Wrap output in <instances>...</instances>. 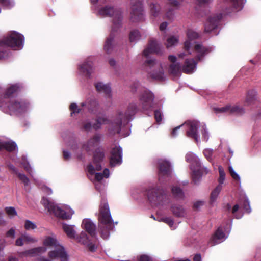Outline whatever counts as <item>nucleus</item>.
<instances>
[{"instance_id":"f257e3e1","label":"nucleus","mask_w":261,"mask_h":261,"mask_svg":"<svg viewBox=\"0 0 261 261\" xmlns=\"http://www.w3.org/2000/svg\"><path fill=\"white\" fill-rule=\"evenodd\" d=\"M99 221L101 236L106 239L109 237V231L113 229L114 225L108 204L104 200L101 201L99 207Z\"/></svg>"},{"instance_id":"f03ea898","label":"nucleus","mask_w":261,"mask_h":261,"mask_svg":"<svg viewBox=\"0 0 261 261\" xmlns=\"http://www.w3.org/2000/svg\"><path fill=\"white\" fill-rule=\"evenodd\" d=\"M41 202L50 214H53L57 217L63 219H70L74 212L67 205H58L50 202L45 197H43Z\"/></svg>"},{"instance_id":"7ed1b4c3","label":"nucleus","mask_w":261,"mask_h":261,"mask_svg":"<svg viewBox=\"0 0 261 261\" xmlns=\"http://www.w3.org/2000/svg\"><path fill=\"white\" fill-rule=\"evenodd\" d=\"M103 155V153L100 151L95 153L94 155V164L95 165V169L92 165H89L88 166L89 178L90 180L93 181L96 188L98 190L99 189L101 186L99 182L104 176L100 173H95V170L99 171L101 170V167L98 164V162L102 160Z\"/></svg>"},{"instance_id":"20e7f679","label":"nucleus","mask_w":261,"mask_h":261,"mask_svg":"<svg viewBox=\"0 0 261 261\" xmlns=\"http://www.w3.org/2000/svg\"><path fill=\"white\" fill-rule=\"evenodd\" d=\"M168 59L172 63L170 66L169 71L170 73L173 75H178L180 73L181 70L187 73H191L193 72L196 69V63L193 59L191 60H187L185 65L182 68H181L179 64L176 62L177 58L175 56L170 55L169 56Z\"/></svg>"},{"instance_id":"39448f33","label":"nucleus","mask_w":261,"mask_h":261,"mask_svg":"<svg viewBox=\"0 0 261 261\" xmlns=\"http://www.w3.org/2000/svg\"><path fill=\"white\" fill-rule=\"evenodd\" d=\"M74 226L63 224L62 228L68 237L74 239L79 243L86 245L89 250L91 251H95L97 248L96 244L90 242L85 232H82L80 237L76 236V232L74 229Z\"/></svg>"},{"instance_id":"423d86ee","label":"nucleus","mask_w":261,"mask_h":261,"mask_svg":"<svg viewBox=\"0 0 261 261\" xmlns=\"http://www.w3.org/2000/svg\"><path fill=\"white\" fill-rule=\"evenodd\" d=\"M137 110V106L135 103H130L125 112L119 110L117 111L114 121L116 126L115 132L119 133L120 127L123 122H126L132 119Z\"/></svg>"},{"instance_id":"0eeeda50","label":"nucleus","mask_w":261,"mask_h":261,"mask_svg":"<svg viewBox=\"0 0 261 261\" xmlns=\"http://www.w3.org/2000/svg\"><path fill=\"white\" fill-rule=\"evenodd\" d=\"M186 160L191 163V169L192 170V177L195 182H196L201 177L202 170L199 160L198 158L192 152H189L186 154Z\"/></svg>"},{"instance_id":"6e6552de","label":"nucleus","mask_w":261,"mask_h":261,"mask_svg":"<svg viewBox=\"0 0 261 261\" xmlns=\"http://www.w3.org/2000/svg\"><path fill=\"white\" fill-rule=\"evenodd\" d=\"M146 67L152 68L151 76L155 79L162 80L164 77V70L163 65L154 59H148L144 63Z\"/></svg>"},{"instance_id":"1a4fd4ad","label":"nucleus","mask_w":261,"mask_h":261,"mask_svg":"<svg viewBox=\"0 0 261 261\" xmlns=\"http://www.w3.org/2000/svg\"><path fill=\"white\" fill-rule=\"evenodd\" d=\"M4 44L14 48H22L24 43V37L16 32H12L10 34L3 40Z\"/></svg>"},{"instance_id":"9d476101","label":"nucleus","mask_w":261,"mask_h":261,"mask_svg":"<svg viewBox=\"0 0 261 261\" xmlns=\"http://www.w3.org/2000/svg\"><path fill=\"white\" fill-rule=\"evenodd\" d=\"M99 14L102 16H109L114 17V25L119 24L121 21V12L120 10L114 9L110 6H107L101 8L99 10Z\"/></svg>"},{"instance_id":"9b49d317","label":"nucleus","mask_w":261,"mask_h":261,"mask_svg":"<svg viewBox=\"0 0 261 261\" xmlns=\"http://www.w3.org/2000/svg\"><path fill=\"white\" fill-rule=\"evenodd\" d=\"M187 39L184 43V49L187 53H183L179 54L178 56L180 58H184L188 54H190V49L192 48V45L195 43L194 40L198 38L199 36V34L196 31L188 29L187 32Z\"/></svg>"},{"instance_id":"f8f14e48","label":"nucleus","mask_w":261,"mask_h":261,"mask_svg":"<svg viewBox=\"0 0 261 261\" xmlns=\"http://www.w3.org/2000/svg\"><path fill=\"white\" fill-rule=\"evenodd\" d=\"M48 256L50 259H60L61 261H68V256L65 248L60 243L48 252Z\"/></svg>"},{"instance_id":"ddd939ff","label":"nucleus","mask_w":261,"mask_h":261,"mask_svg":"<svg viewBox=\"0 0 261 261\" xmlns=\"http://www.w3.org/2000/svg\"><path fill=\"white\" fill-rule=\"evenodd\" d=\"M122 149L119 146L115 145L112 148L110 157V165L115 166L122 162Z\"/></svg>"},{"instance_id":"4468645a","label":"nucleus","mask_w":261,"mask_h":261,"mask_svg":"<svg viewBox=\"0 0 261 261\" xmlns=\"http://www.w3.org/2000/svg\"><path fill=\"white\" fill-rule=\"evenodd\" d=\"M154 96L152 93L149 91H145L141 94L140 97V104L144 109H147L152 107V102Z\"/></svg>"},{"instance_id":"2eb2a0df","label":"nucleus","mask_w":261,"mask_h":261,"mask_svg":"<svg viewBox=\"0 0 261 261\" xmlns=\"http://www.w3.org/2000/svg\"><path fill=\"white\" fill-rule=\"evenodd\" d=\"M216 111L219 112L229 113L230 114H234L237 115H243L245 113V109L242 106L239 105H227L220 108L215 109Z\"/></svg>"},{"instance_id":"dca6fc26","label":"nucleus","mask_w":261,"mask_h":261,"mask_svg":"<svg viewBox=\"0 0 261 261\" xmlns=\"http://www.w3.org/2000/svg\"><path fill=\"white\" fill-rule=\"evenodd\" d=\"M143 19L141 3L135 2L132 5L131 19L133 21H140Z\"/></svg>"},{"instance_id":"f3484780","label":"nucleus","mask_w":261,"mask_h":261,"mask_svg":"<svg viewBox=\"0 0 261 261\" xmlns=\"http://www.w3.org/2000/svg\"><path fill=\"white\" fill-rule=\"evenodd\" d=\"M188 127L187 130V135L189 137L194 138L195 141L198 143L199 142L197 129L199 126V123L196 121H188L186 123Z\"/></svg>"},{"instance_id":"a211bd4d","label":"nucleus","mask_w":261,"mask_h":261,"mask_svg":"<svg viewBox=\"0 0 261 261\" xmlns=\"http://www.w3.org/2000/svg\"><path fill=\"white\" fill-rule=\"evenodd\" d=\"M46 252V248L44 247H37L33 248L23 252H20L19 255L20 257H33L42 254Z\"/></svg>"},{"instance_id":"6ab92c4d","label":"nucleus","mask_w":261,"mask_h":261,"mask_svg":"<svg viewBox=\"0 0 261 261\" xmlns=\"http://www.w3.org/2000/svg\"><path fill=\"white\" fill-rule=\"evenodd\" d=\"M227 238V236L224 233L222 229L219 228L215 234L210 239L208 244L211 246H213L223 242Z\"/></svg>"},{"instance_id":"aec40b11","label":"nucleus","mask_w":261,"mask_h":261,"mask_svg":"<svg viewBox=\"0 0 261 261\" xmlns=\"http://www.w3.org/2000/svg\"><path fill=\"white\" fill-rule=\"evenodd\" d=\"M162 50L161 44L155 40H152L150 42L148 47L143 51V55L147 57L151 53L160 54L162 53Z\"/></svg>"},{"instance_id":"412c9836","label":"nucleus","mask_w":261,"mask_h":261,"mask_svg":"<svg viewBox=\"0 0 261 261\" xmlns=\"http://www.w3.org/2000/svg\"><path fill=\"white\" fill-rule=\"evenodd\" d=\"M42 247H45L46 250L47 248L51 249L59 244L57 239L56 236L53 233L49 235L44 236L42 239Z\"/></svg>"},{"instance_id":"4be33fe9","label":"nucleus","mask_w":261,"mask_h":261,"mask_svg":"<svg viewBox=\"0 0 261 261\" xmlns=\"http://www.w3.org/2000/svg\"><path fill=\"white\" fill-rule=\"evenodd\" d=\"M148 199L155 204H160L164 199V195L160 193V192L155 189L150 190L148 192Z\"/></svg>"},{"instance_id":"5701e85b","label":"nucleus","mask_w":261,"mask_h":261,"mask_svg":"<svg viewBox=\"0 0 261 261\" xmlns=\"http://www.w3.org/2000/svg\"><path fill=\"white\" fill-rule=\"evenodd\" d=\"M80 71L85 76H89L93 71V63L91 60H87L79 67Z\"/></svg>"},{"instance_id":"b1692460","label":"nucleus","mask_w":261,"mask_h":261,"mask_svg":"<svg viewBox=\"0 0 261 261\" xmlns=\"http://www.w3.org/2000/svg\"><path fill=\"white\" fill-rule=\"evenodd\" d=\"M171 210L173 214L177 217H184L187 215L186 208L181 205L174 204L171 207Z\"/></svg>"},{"instance_id":"393cba45","label":"nucleus","mask_w":261,"mask_h":261,"mask_svg":"<svg viewBox=\"0 0 261 261\" xmlns=\"http://www.w3.org/2000/svg\"><path fill=\"white\" fill-rule=\"evenodd\" d=\"M101 140V136L99 135H95L93 138H91L83 146V148L86 151H89L94 147L96 146Z\"/></svg>"},{"instance_id":"a878e982","label":"nucleus","mask_w":261,"mask_h":261,"mask_svg":"<svg viewBox=\"0 0 261 261\" xmlns=\"http://www.w3.org/2000/svg\"><path fill=\"white\" fill-rule=\"evenodd\" d=\"M82 227L90 234H95V226L90 219H84L82 221Z\"/></svg>"},{"instance_id":"bb28decb","label":"nucleus","mask_w":261,"mask_h":261,"mask_svg":"<svg viewBox=\"0 0 261 261\" xmlns=\"http://www.w3.org/2000/svg\"><path fill=\"white\" fill-rule=\"evenodd\" d=\"M222 18L221 15L217 16L210 18L206 22L205 25V31L206 32H211L214 30L217 25L218 21Z\"/></svg>"},{"instance_id":"cd10ccee","label":"nucleus","mask_w":261,"mask_h":261,"mask_svg":"<svg viewBox=\"0 0 261 261\" xmlns=\"http://www.w3.org/2000/svg\"><path fill=\"white\" fill-rule=\"evenodd\" d=\"M226 5L235 11L241 10L245 3V0H224Z\"/></svg>"},{"instance_id":"c85d7f7f","label":"nucleus","mask_w":261,"mask_h":261,"mask_svg":"<svg viewBox=\"0 0 261 261\" xmlns=\"http://www.w3.org/2000/svg\"><path fill=\"white\" fill-rule=\"evenodd\" d=\"M108 121L109 120L106 116H101L98 118L96 124H93L92 125L91 123H87L84 125V128L86 130L90 129L91 127H93V128L97 129L100 127V125L107 124Z\"/></svg>"},{"instance_id":"c756f323","label":"nucleus","mask_w":261,"mask_h":261,"mask_svg":"<svg viewBox=\"0 0 261 261\" xmlns=\"http://www.w3.org/2000/svg\"><path fill=\"white\" fill-rule=\"evenodd\" d=\"M160 175L168 174L170 169V165L169 162L165 160H160L159 161Z\"/></svg>"},{"instance_id":"7c9ffc66","label":"nucleus","mask_w":261,"mask_h":261,"mask_svg":"<svg viewBox=\"0 0 261 261\" xmlns=\"http://www.w3.org/2000/svg\"><path fill=\"white\" fill-rule=\"evenodd\" d=\"M194 50L197 53V58L200 60V56H202L210 51H211V48H206L203 47L200 44H196L194 46Z\"/></svg>"},{"instance_id":"2f4dec72","label":"nucleus","mask_w":261,"mask_h":261,"mask_svg":"<svg viewBox=\"0 0 261 261\" xmlns=\"http://www.w3.org/2000/svg\"><path fill=\"white\" fill-rule=\"evenodd\" d=\"M256 93L252 91L248 93L245 100L244 101L245 106H249L253 103L256 99Z\"/></svg>"},{"instance_id":"473e14b6","label":"nucleus","mask_w":261,"mask_h":261,"mask_svg":"<svg viewBox=\"0 0 261 261\" xmlns=\"http://www.w3.org/2000/svg\"><path fill=\"white\" fill-rule=\"evenodd\" d=\"M179 42V38L178 36H171L169 37L165 44L167 48H170L176 45Z\"/></svg>"},{"instance_id":"72a5a7b5","label":"nucleus","mask_w":261,"mask_h":261,"mask_svg":"<svg viewBox=\"0 0 261 261\" xmlns=\"http://www.w3.org/2000/svg\"><path fill=\"white\" fill-rule=\"evenodd\" d=\"M9 108V110L12 112L21 113L24 110L25 106L21 105L19 102H16L10 106Z\"/></svg>"},{"instance_id":"f704fd0d","label":"nucleus","mask_w":261,"mask_h":261,"mask_svg":"<svg viewBox=\"0 0 261 261\" xmlns=\"http://www.w3.org/2000/svg\"><path fill=\"white\" fill-rule=\"evenodd\" d=\"M97 91L108 94L110 92L111 89L109 85L104 84L102 82H98L95 84Z\"/></svg>"},{"instance_id":"c9c22d12","label":"nucleus","mask_w":261,"mask_h":261,"mask_svg":"<svg viewBox=\"0 0 261 261\" xmlns=\"http://www.w3.org/2000/svg\"><path fill=\"white\" fill-rule=\"evenodd\" d=\"M114 43V41L113 37L112 36H110L107 39L104 46V49L105 51L108 53H110L113 47Z\"/></svg>"},{"instance_id":"e433bc0d","label":"nucleus","mask_w":261,"mask_h":261,"mask_svg":"<svg viewBox=\"0 0 261 261\" xmlns=\"http://www.w3.org/2000/svg\"><path fill=\"white\" fill-rule=\"evenodd\" d=\"M222 186L218 185L212 192L211 194V201L212 203L214 202L217 199L220 191H221Z\"/></svg>"},{"instance_id":"4c0bfd02","label":"nucleus","mask_w":261,"mask_h":261,"mask_svg":"<svg viewBox=\"0 0 261 261\" xmlns=\"http://www.w3.org/2000/svg\"><path fill=\"white\" fill-rule=\"evenodd\" d=\"M150 11L152 15L156 16L160 11V6L155 2H149Z\"/></svg>"},{"instance_id":"58836bf2","label":"nucleus","mask_w":261,"mask_h":261,"mask_svg":"<svg viewBox=\"0 0 261 261\" xmlns=\"http://www.w3.org/2000/svg\"><path fill=\"white\" fill-rule=\"evenodd\" d=\"M151 218L153 219L154 220H157L159 222L163 221L168 224L171 228H172L173 226L174 222L172 218L170 217L158 218L156 219L153 215H151Z\"/></svg>"},{"instance_id":"ea45409f","label":"nucleus","mask_w":261,"mask_h":261,"mask_svg":"<svg viewBox=\"0 0 261 261\" xmlns=\"http://www.w3.org/2000/svg\"><path fill=\"white\" fill-rule=\"evenodd\" d=\"M219 173V178L218 179L219 185L222 186V185L224 183V181L225 179V173L224 172V169L221 166H219L218 167Z\"/></svg>"},{"instance_id":"a19ab883","label":"nucleus","mask_w":261,"mask_h":261,"mask_svg":"<svg viewBox=\"0 0 261 261\" xmlns=\"http://www.w3.org/2000/svg\"><path fill=\"white\" fill-rule=\"evenodd\" d=\"M3 148H5L9 151L15 150L17 148L16 144L14 142H8L4 143Z\"/></svg>"},{"instance_id":"79ce46f5","label":"nucleus","mask_w":261,"mask_h":261,"mask_svg":"<svg viewBox=\"0 0 261 261\" xmlns=\"http://www.w3.org/2000/svg\"><path fill=\"white\" fill-rule=\"evenodd\" d=\"M140 34L138 31L135 30L132 31L129 36V39L131 42H135L140 39Z\"/></svg>"},{"instance_id":"37998d69","label":"nucleus","mask_w":261,"mask_h":261,"mask_svg":"<svg viewBox=\"0 0 261 261\" xmlns=\"http://www.w3.org/2000/svg\"><path fill=\"white\" fill-rule=\"evenodd\" d=\"M172 191L173 195L177 198H182L184 196L182 191L178 187H173Z\"/></svg>"},{"instance_id":"c03bdc74","label":"nucleus","mask_w":261,"mask_h":261,"mask_svg":"<svg viewBox=\"0 0 261 261\" xmlns=\"http://www.w3.org/2000/svg\"><path fill=\"white\" fill-rule=\"evenodd\" d=\"M17 176L21 182L24 184V186L27 187L30 185V182L29 179L25 175L22 173H18Z\"/></svg>"},{"instance_id":"a18cd8bd","label":"nucleus","mask_w":261,"mask_h":261,"mask_svg":"<svg viewBox=\"0 0 261 261\" xmlns=\"http://www.w3.org/2000/svg\"><path fill=\"white\" fill-rule=\"evenodd\" d=\"M36 225L30 220H26L24 224V228L27 230H32L36 229Z\"/></svg>"},{"instance_id":"49530a36","label":"nucleus","mask_w":261,"mask_h":261,"mask_svg":"<svg viewBox=\"0 0 261 261\" xmlns=\"http://www.w3.org/2000/svg\"><path fill=\"white\" fill-rule=\"evenodd\" d=\"M24 239V242L26 244L29 243H36L38 240L36 238L33 237L32 236L24 234L22 235Z\"/></svg>"},{"instance_id":"de8ad7c7","label":"nucleus","mask_w":261,"mask_h":261,"mask_svg":"<svg viewBox=\"0 0 261 261\" xmlns=\"http://www.w3.org/2000/svg\"><path fill=\"white\" fill-rule=\"evenodd\" d=\"M22 162L21 163L23 167L26 170L27 172H29V174H32V170L30 165L26 162V158L25 156L22 157Z\"/></svg>"},{"instance_id":"09e8293b","label":"nucleus","mask_w":261,"mask_h":261,"mask_svg":"<svg viewBox=\"0 0 261 261\" xmlns=\"http://www.w3.org/2000/svg\"><path fill=\"white\" fill-rule=\"evenodd\" d=\"M70 109L71 110V116L74 113H79L80 112V109L79 108L77 105L74 103L70 105Z\"/></svg>"},{"instance_id":"8fccbe9b","label":"nucleus","mask_w":261,"mask_h":261,"mask_svg":"<svg viewBox=\"0 0 261 261\" xmlns=\"http://www.w3.org/2000/svg\"><path fill=\"white\" fill-rule=\"evenodd\" d=\"M229 171L232 177L236 180L240 181L239 175L234 171L232 167H229Z\"/></svg>"},{"instance_id":"3c124183","label":"nucleus","mask_w":261,"mask_h":261,"mask_svg":"<svg viewBox=\"0 0 261 261\" xmlns=\"http://www.w3.org/2000/svg\"><path fill=\"white\" fill-rule=\"evenodd\" d=\"M201 132H202V140H203L204 141H207L208 139L209 136H208L207 131L206 130V127L204 125H203L202 126Z\"/></svg>"},{"instance_id":"603ef678","label":"nucleus","mask_w":261,"mask_h":261,"mask_svg":"<svg viewBox=\"0 0 261 261\" xmlns=\"http://www.w3.org/2000/svg\"><path fill=\"white\" fill-rule=\"evenodd\" d=\"M0 2L8 8H10L14 5V3L12 0H0Z\"/></svg>"},{"instance_id":"864d4df0","label":"nucleus","mask_w":261,"mask_h":261,"mask_svg":"<svg viewBox=\"0 0 261 261\" xmlns=\"http://www.w3.org/2000/svg\"><path fill=\"white\" fill-rule=\"evenodd\" d=\"M7 214L10 217H14L17 215L15 208L12 207H7L6 208Z\"/></svg>"},{"instance_id":"5fc2aeb1","label":"nucleus","mask_w":261,"mask_h":261,"mask_svg":"<svg viewBox=\"0 0 261 261\" xmlns=\"http://www.w3.org/2000/svg\"><path fill=\"white\" fill-rule=\"evenodd\" d=\"M203 153L206 159L210 161L212 160V156L213 154V150L210 149H206L203 151Z\"/></svg>"},{"instance_id":"6e6d98bb","label":"nucleus","mask_w":261,"mask_h":261,"mask_svg":"<svg viewBox=\"0 0 261 261\" xmlns=\"http://www.w3.org/2000/svg\"><path fill=\"white\" fill-rule=\"evenodd\" d=\"M154 117L158 123H160L162 121V114L160 111H155L154 112Z\"/></svg>"},{"instance_id":"4d7b16f0","label":"nucleus","mask_w":261,"mask_h":261,"mask_svg":"<svg viewBox=\"0 0 261 261\" xmlns=\"http://www.w3.org/2000/svg\"><path fill=\"white\" fill-rule=\"evenodd\" d=\"M19 87L17 85H13L11 86L7 91V94L10 95L15 91H16L18 89Z\"/></svg>"},{"instance_id":"13d9d810","label":"nucleus","mask_w":261,"mask_h":261,"mask_svg":"<svg viewBox=\"0 0 261 261\" xmlns=\"http://www.w3.org/2000/svg\"><path fill=\"white\" fill-rule=\"evenodd\" d=\"M244 208L247 213H250L251 212V208L249 205V202L247 198L245 200L244 204Z\"/></svg>"},{"instance_id":"bf43d9fd","label":"nucleus","mask_w":261,"mask_h":261,"mask_svg":"<svg viewBox=\"0 0 261 261\" xmlns=\"http://www.w3.org/2000/svg\"><path fill=\"white\" fill-rule=\"evenodd\" d=\"M24 244H25V243L24 242L23 236H22L21 237L18 238L16 240L15 244L16 246H22Z\"/></svg>"},{"instance_id":"052dcab7","label":"nucleus","mask_w":261,"mask_h":261,"mask_svg":"<svg viewBox=\"0 0 261 261\" xmlns=\"http://www.w3.org/2000/svg\"><path fill=\"white\" fill-rule=\"evenodd\" d=\"M139 261H152V259L147 255H142L140 256Z\"/></svg>"},{"instance_id":"680f3d73","label":"nucleus","mask_w":261,"mask_h":261,"mask_svg":"<svg viewBox=\"0 0 261 261\" xmlns=\"http://www.w3.org/2000/svg\"><path fill=\"white\" fill-rule=\"evenodd\" d=\"M43 191H44L46 194L49 195L52 193V190L50 188L46 187V186H43L41 187Z\"/></svg>"},{"instance_id":"e2e57ef3","label":"nucleus","mask_w":261,"mask_h":261,"mask_svg":"<svg viewBox=\"0 0 261 261\" xmlns=\"http://www.w3.org/2000/svg\"><path fill=\"white\" fill-rule=\"evenodd\" d=\"M15 232L14 229H10L7 233L6 236L7 237H10L12 239H14L15 237Z\"/></svg>"},{"instance_id":"0e129e2a","label":"nucleus","mask_w":261,"mask_h":261,"mask_svg":"<svg viewBox=\"0 0 261 261\" xmlns=\"http://www.w3.org/2000/svg\"><path fill=\"white\" fill-rule=\"evenodd\" d=\"M181 0H168L169 3L173 6L179 5Z\"/></svg>"},{"instance_id":"69168bd1","label":"nucleus","mask_w":261,"mask_h":261,"mask_svg":"<svg viewBox=\"0 0 261 261\" xmlns=\"http://www.w3.org/2000/svg\"><path fill=\"white\" fill-rule=\"evenodd\" d=\"M35 261H51L49 258H47L44 256H41L37 258Z\"/></svg>"},{"instance_id":"338daca9","label":"nucleus","mask_w":261,"mask_h":261,"mask_svg":"<svg viewBox=\"0 0 261 261\" xmlns=\"http://www.w3.org/2000/svg\"><path fill=\"white\" fill-rule=\"evenodd\" d=\"M63 155H64V159L66 160L69 159L70 156V154L69 152L67 151H63Z\"/></svg>"},{"instance_id":"774afa93","label":"nucleus","mask_w":261,"mask_h":261,"mask_svg":"<svg viewBox=\"0 0 261 261\" xmlns=\"http://www.w3.org/2000/svg\"><path fill=\"white\" fill-rule=\"evenodd\" d=\"M194 261H201V257L200 255L199 254H196L195 255L194 258Z\"/></svg>"}]
</instances>
